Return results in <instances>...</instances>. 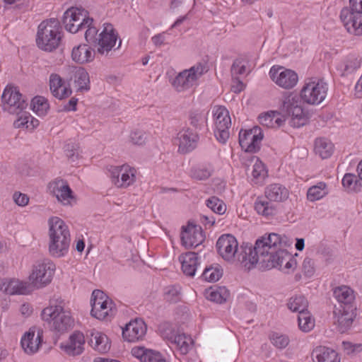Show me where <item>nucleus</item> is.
Here are the masks:
<instances>
[{"mask_svg": "<svg viewBox=\"0 0 362 362\" xmlns=\"http://www.w3.org/2000/svg\"><path fill=\"white\" fill-rule=\"evenodd\" d=\"M42 341V331L36 327H32L26 332L21 339V346L28 354H33L37 351Z\"/></svg>", "mask_w": 362, "mask_h": 362, "instance_id": "412c9836", "label": "nucleus"}, {"mask_svg": "<svg viewBox=\"0 0 362 362\" xmlns=\"http://www.w3.org/2000/svg\"><path fill=\"white\" fill-rule=\"evenodd\" d=\"M302 269L306 276H313L315 272L313 259L310 257H305L303 262Z\"/></svg>", "mask_w": 362, "mask_h": 362, "instance_id": "e2e57ef3", "label": "nucleus"}, {"mask_svg": "<svg viewBox=\"0 0 362 362\" xmlns=\"http://www.w3.org/2000/svg\"><path fill=\"white\" fill-rule=\"evenodd\" d=\"M263 134L260 127L255 126L247 130H240L239 144L243 150L248 153H256L260 148Z\"/></svg>", "mask_w": 362, "mask_h": 362, "instance_id": "ddd939ff", "label": "nucleus"}, {"mask_svg": "<svg viewBox=\"0 0 362 362\" xmlns=\"http://www.w3.org/2000/svg\"><path fill=\"white\" fill-rule=\"evenodd\" d=\"M164 299L169 303H177L180 300V292L178 287L170 286L165 288Z\"/></svg>", "mask_w": 362, "mask_h": 362, "instance_id": "8fccbe9b", "label": "nucleus"}, {"mask_svg": "<svg viewBox=\"0 0 362 362\" xmlns=\"http://www.w3.org/2000/svg\"><path fill=\"white\" fill-rule=\"evenodd\" d=\"M361 65V59L358 57H351L346 59L340 66L341 76H346L354 73Z\"/></svg>", "mask_w": 362, "mask_h": 362, "instance_id": "c03bdc74", "label": "nucleus"}, {"mask_svg": "<svg viewBox=\"0 0 362 362\" xmlns=\"http://www.w3.org/2000/svg\"><path fill=\"white\" fill-rule=\"evenodd\" d=\"M71 310L61 298L49 300V305L41 312L42 317H71Z\"/></svg>", "mask_w": 362, "mask_h": 362, "instance_id": "393cba45", "label": "nucleus"}, {"mask_svg": "<svg viewBox=\"0 0 362 362\" xmlns=\"http://www.w3.org/2000/svg\"><path fill=\"white\" fill-rule=\"evenodd\" d=\"M213 113L215 123L214 135L220 143L225 144L230 136L231 119L229 112L224 106H215Z\"/></svg>", "mask_w": 362, "mask_h": 362, "instance_id": "9d476101", "label": "nucleus"}, {"mask_svg": "<svg viewBox=\"0 0 362 362\" xmlns=\"http://www.w3.org/2000/svg\"><path fill=\"white\" fill-rule=\"evenodd\" d=\"M288 308L293 313L298 314L309 315L308 309V301L303 296H296L291 297L288 302Z\"/></svg>", "mask_w": 362, "mask_h": 362, "instance_id": "ea45409f", "label": "nucleus"}, {"mask_svg": "<svg viewBox=\"0 0 362 362\" xmlns=\"http://www.w3.org/2000/svg\"><path fill=\"white\" fill-rule=\"evenodd\" d=\"M146 325L143 318H134L122 328V337L128 341L141 339L146 334Z\"/></svg>", "mask_w": 362, "mask_h": 362, "instance_id": "4be33fe9", "label": "nucleus"}, {"mask_svg": "<svg viewBox=\"0 0 362 362\" xmlns=\"http://www.w3.org/2000/svg\"><path fill=\"white\" fill-rule=\"evenodd\" d=\"M265 197L272 202H284L288 197V189L281 184L274 183L269 185L265 189Z\"/></svg>", "mask_w": 362, "mask_h": 362, "instance_id": "72a5a7b5", "label": "nucleus"}, {"mask_svg": "<svg viewBox=\"0 0 362 362\" xmlns=\"http://www.w3.org/2000/svg\"><path fill=\"white\" fill-rule=\"evenodd\" d=\"M354 318H337L334 322L336 329L343 334L348 332L352 327Z\"/></svg>", "mask_w": 362, "mask_h": 362, "instance_id": "5fc2aeb1", "label": "nucleus"}, {"mask_svg": "<svg viewBox=\"0 0 362 362\" xmlns=\"http://www.w3.org/2000/svg\"><path fill=\"white\" fill-rule=\"evenodd\" d=\"M91 317H112L117 315L116 305L112 299L105 303L91 305Z\"/></svg>", "mask_w": 362, "mask_h": 362, "instance_id": "473e14b6", "label": "nucleus"}, {"mask_svg": "<svg viewBox=\"0 0 362 362\" xmlns=\"http://www.w3.org/2000/svg\"><path fill=\"white\" fill-rule=\"evenodd\" d=\"M259 123L267 127H274V112H267L259 116Z\"/></svg>", "mask_w": 362, "mask_h": 362, "instance_id": "774afa93", "label": "nucleus"}, {"mask_svg": "<svg viewBox=\"0 0 362 362\" xmlns=\"http://www.w3.org/2000/svg\"><path fill=\"white\" fill-rule=\"evenodd\" d=\"M250 161L252 163V170L251 172L252 181L255 184H262L267 177V170L264 163L259 160L257 156H252Z\"/></svg>", "mask_w": 362, "mask_h": 362, "instance_id": "e433bc0d", "label": "nucleus"}, {"mask_svg": "<svg viewBox=\"0 0 362 362\" xmlns=\"http://www.w3.org/2000/svg\"><path fill=\"white\" fill-rule=\"evenodd\" d=\"M216 247L218 254L226 261L233 262L235 258L240 261L244 254L238 253V243L236 238L230 234L222 235L217 240Z\"/></svg>", "mask_w": 362, "mask_h": 362, "instance_id": "f8f14e48", "label": "nucleus"}, {"mask_svg": "<svg viewBox=\"0 0 362 362\" xmlns=\"http://www.w3.org/2000/svg\"><path fill=\"white\" fill-rule=\"evenodd\" d=\"M340 18L347 31L355 35H362V14L351 8L341 11Z\"/></svg>", "mask_w": 362, "mask_h": 362, "instance_id": "6ab92c4d", "label": "nucleus"}, {"mask_svg": "<svg viewBox=\"0 0 362 362\" xmlns=\"http://www.w3.org/2000/svg\"><path fill=\"white\" fill-rule=\"evenodd\" d=\"M280 255L281 262L285 261V264L280 270L287 274L293 272L296 267V260L287 251L280 252Z\"/></svg>", "mask_w": 362, "mask_h": 362, "instance_id": "de8ad7c7", "label": "nucleus"}, {"mask_svg": "<svg viewBox=\"0 0 362 362\" xmlns=\"http://www.w3.org/2000/svg\"><path fill=\"white\" fill-rule=\"evenodd\" d=\"M272 80L284 89H291L298 83V74L291 69L273 66L269 71Z\"/></svg>", "mask_w": 362, "mask_h": 362, "instance_id": "2eb2a0df", "label": "nucleus"}, {"mask_svg": "<svg viewBox=\"0 0 362 362\" xmlns=\"http://www.w3.org/2000/svg\"><path fill=\"white\" fill-rule=\"evenodd\" d=\"M49 328L59 334L72 329L74 325V318H47Z\"/></svg>", "mask_w": 362, "mask_h": 362, "instance_id": "4c0bfd02", "label": "nucleus"}, {"mask_svg": "<svg viewBox=\"0 0 362 362\" xmlns=\"http://www.w3.org/2000/svg\"><path fill=\"white\" fill-rule=\"evenodd\" d=\"M32 109L39 116H44L49 108L48 100L42 96H36L32 100Z\"/></svg>", "mask_w": 362, "mask_h": 362, "instance_id": "a18cd8bd", "label": "nucleus"}, {"mask_svg": "<svg viewBox=\"0 0 362 362\" xmlns=\"http://www.w3.org/2000/svg\"><path fill=\"white\" fill-rule=\"evenodd\" d=\"M199 139L197 131L190 127H184L177 133L175 139L177 141L178 151L183 154L191 152L197 147Z\"/></svg>", "mask_w": 362, "mask_h": 362, "instance_id": "f3484780", "label": "nucleus"}, {"mask_svg": "<svg viewBox=\"0 0 362 362\" xmlns=\"http://www.w3.org/2000/svg\"><path fill=\"white\" fill-rule=\"evenodd\" d=\"M1 100L4 110L13 115L20 114L28 106L27 100L23 97L18 88L11 86H6Z\"/></svg>", "mask_w": 362, "mask_h": 362, "instance_id": "1a4fd4ad", "label": "nucleus"}, {"mask_svg": "<svg viewBox=\"0 0 362 362\" xmlns=\"http://www.w3.org/2000/svg\"><path fill=\"white\" fill-rule=\"evenodd\" d=\"M342 348L346 354H355L362 351V344H353L350 341H343Z\"/></svg>", "mask_w": 362, "mask_h": 362, "instance_id": "0e129e2a", "label": "nucleus"}, {"mask_svg": "<svg viewBox=\"0 0 362 362\" xmlns=\"http://www.w3.org/2000/svg\"><path fill=\"white\" fill-rule=\"evenodd\" d=\"M88 343L94 350L100 354L107 353L111 347V342L107 335L94 329L90 331Z\"/></svg>", "mask_w": 362, "mask_h": 362, "instance_id": "c756f323", "label": "nucleus"}, {"mask_svg": "<svg viewBox=\"0 0 362 362\" xmlns=\"http://www.w3.org/2000/svg\"><path fill=\"white\" fill-rule=\"evenodd\" d=\"M282 112L291 117V125L293 127H300L305 124L306 119L297 95L290 94L287 95L282 105Z\"/></svg>", "mask_w": 362, "mask_h": 362, "instance_id": "9b49d317", "label": "nucleus"}, {"mask_svg": "<svg viewBox=\"0 0 362 362\" xmlns=\"http://www.w3.org/2000/svg\"><path fill=\"white\" fill-rule=\"evenodd\" d=\"M315 151L322 158H327L333 153V145L326 139H317L315 142Z\"/></svg>", "mask_w": 362, "mask_h": 362, "instance_id": "79ce46f5", "label": "nucleus"}, {"mask_svg": "<svg viewBox=\"0 0 362 362\" xmlns=\"http://www.w3.org/2000/svg\"><path fill=\"white\" fill-rule=\"evenodd\" d=\"M266 197H258L255 203V209L257 214L263 216H271L276 214V208Z\"/></svg>", "mask_w": 362, "mask_h": 362, "instance_id": "a19ab883", "label": "nucleus"}, {"mask_svg": "<svg viewBox=\"0 0 362 362\" xmlns=\"http://www.w3.org/2000/svg\"><path fill=\"white\" fill-rule=\"evenodd\" d=\"M342 185L348 191L357 192L360 190L361 182L356 175L346 173L342 179Z\"/></svg>", "mask_w": 362, "mask_h": 362, "instance_id": "49530a36", "label": "nucleus"}, {"mask_svg": "<svg viewBox=\"0 0 362 362\" xmlns=\"http://www.w3.org/2000/svg\"><path fill=\"white\" fill-rule=\"evenodd\" d=\"M164 334L168 341L176 346L182 354L188 353L193 343L189 336L185 334H180L179 332L176 334H173L170 337L165 332H164Z\"/></svg>", "mask_w": 362, "mask_h": 362, "instance_id": "c9c22d12", "label": "nucleus"}, {"mask_svg": "<svg viewBox=\"0 0 362 362\" xmlns=\"http://www.w3.org/2000/svg\"><path fill=\"white\" fill-rule=\"evenodd\" d=\"M52 194L64 205L71 204L74 199L72 191L67 182L63 180H56L50 185Z\"/></svg>", "mask_w": 362, "mask_h": 362, "instance_id": "a878e982", "label": "nucleus"}, {"mask_svg": "<svg viewBox=\"0 0 362 362\" xmlns=\"http://www.w3.org/2000/svg\"><path fill=\"white\" fill-rule=\"evenodd\" d=\"M221 271L214 267L205 268L202 273L203 279L208 281H216L221 278Z\"/></svg>", "mask_w": 362, "mask_h": 362, "instance_id": "864d4df0", "label": "nucleus"}, {"mask_svg": "<svg viewBox=\"0 0 362 362\" xmlns=\"http://www.w3.org/2000/svg\"><path fill=\"white\" fill-rule=\"evenodd\" d=\"M49 252L53 257L65 256L69 251L71 235L68 226L59 217L53 216L48 220Z\"/></svg>", "mask_w": 362, "mask_h": 362, "instance_id": "f03ea898", "label": "nucleus"}, {"mask_svg": "<svg viewBox=\"0 0 362 362\" xmlns=\"http://www.w3.org/2000/svg\"><path fill=\"white\" fill-rule=\"evenodd\" d=\"M335 299L339 303L334 306L333 313L335 317H356V308L352 304L354 299V291L347 286H340L333 290Z\"/></svg>", "mask_w": 362, "mask_h": 362, "instance_id": "20e7f679", "label": "nucleus"}, {"mask_svg": "<svg viewBox=\"0 0 362 362\" xmlns=\"http://www.w3.org/2000/svg\"><path fill=\"white\" fill-rule=\"evenodd\" d=\"M299 329L303 332H308L315 326V318H297Z\"/></svg>", "mask_w": 362, "mask_h": 362, "instance_id": "4d7b16f0", "label": "nucleus"}, {"mask_svg": "<svg viewBox=\"0 0 362 362\" xmlns=\"http://www.w3.org/2000/svg\"><path fill=\"white\" fill-rule=\"evenodd\" d=\"M230 71L233 77L245 74L246 72L245 62L241 59H235L232 64Z\"/></svg>", "mask_w": 362, "mask_h": 362, "instance_id": "bf43d9fd", "label": "nucleus"}, {"mask_svg": "<svg viewBox=\"0 0 362 362\" xmlns=\"http://www.w3.org/2000/svg\"><path fill=\"white\" fill-rule=\"evenodd\" d=\"M175 328L176 326H173L169 322H163V324L158 325V331L163 338L167 339L164 334V332L167 333L169 337L173 334H176L179 330Z\"/></svg>", "mask_w": 362, "mask_h": 362, "instance_id": "680f3d73", "label": "nucleus"}, {"mask_svg": "<svg viewBox=\"0 0 362 362\" xmlns=\"http://www.w3.org/2000/svg\"><path fill=\"white\" fill-rule=\"evenodd\" d=\"M340 18L347 31L355 35H362V14L351 8L341 11Z\"/></svg>", "mask_w": 362, "mask_h": 362, "instance_id": "a211bd4d", "label": "nucleus"}, {"mask_svg": "<svg viewBox=\"0 0 362 362\" xmlns=\"http://www.w3.org/2000/svg\"><path fill=\"white\" fill-rule=\"evenodd\" d=\"M207 71L204 65L198 63L188 69L178 73L171 81L173 88L178 93L185 92L192 88L198 79Z\"/></svg>", "mask_w": 362, "mask_h": 362, "instance_id": "39448f33", "label": "nucleus"}, {"mask_svg": "<svg viewBox=\"0 0 362 362\" xmlns=\"http://www.w3.org/2000/svg\"><path fill=\"white\" fill-rule=\"evenodd\" d=\"M85 338L83 333L74 332L70 335L67 342L61 344V349L69 356H78L84 350Z\"/></svg>", "mask_w": 362, "mask_h": 362, "instance_id": "b1692460", "label": "nucleus"}, {"mask_svg": "<svg viewBox=\"0 0 362 362\" xmlns=\"http://www.w3.org/2000/svg\"><path fill=\"white\" fill-rule=\"evenodd\" d=\"M129 139L134 144L143 145L146 143L147 136L145 132L141 130H135L131 132Z\"/></svg>", "mask_w": 362, "mask_h": 362, "instance_id": "13d9d810", "label": "nucleus"}, {"mask_svg": "<svg viewBox=\"0 0 362 362\" xmlns=\"http://www.w3.org/2000/svg\"><path fill=\"white\" fill-rule=\"evenodd\" d=\"M229 296V291L225 286L210 287L204 291V296L207 300L217 303L226 301Z\"/></svg>", "mask_w": 362, "mask_h": 362, "instance_id": "58836bf2", "label": "nucleus"}, {"mask_svg": "<svg viewBox=\"0 0 362 362\" xmlns=\"http://www.w3.org/2000/svg\"><path fill=\"white\" fill-rule=\"evenodd\" d=\"M62 23L67 31L76 33L83 29V26L92 24L93 19L89 16L87 10L81 7H71L64 12Z\"/></svg>", "mask_w": 362, "mask_h": 362, "instance_id": "423d86ee", "label": "nucleus"}, {"mask_svg": "<svg viewBox=\"0 0 362 362\" xmlns=\"http://www.w3.org/2000/svg\"><path fill=\"white\" fill-rule=\"evenodd\" d=\"M94 55V51L85 44L74 47L71 52L72 59L79 64H85L93 61Z\"/></svg>", "mask_w": 362, "mask_h": 362, "instance_id": "f704fd0d", "label": "nucleus"}, {"mask_svg": "<svg viewBox=\"0 0 362 362\" xmlns=\"http://www.w3.org/2000/svg\"><path fill=\"white\" fill-rule=\"evenodd\" d=\"M49 86L52 95L59 100L68 98L72 93L69 87L64 86L62 78L57 74L53 73L50 74Z\"/></svg>", "mask_w": 362, "mask_h": 362, "instance_id": "bb28decb", "label": "nucleus"}, {"mask_svg": "<svg viewBox=\"0 0 362 362\" xmlns=\"http://www.w3.org/2000/svg\"><path fill=\"white\" fill-rule=\"evenodd\" d=\"M314 362H340L338 354L333 349L324 346H318L312 352Z\"/></svg>", "mask_w": 362, "mask_h": 362, "instance_id": "2f4dec72", "label": "nucleus"}, {"mask_svg": "<svg viewBox=\"0 0 362 362\" xmlns=\"http://www.w3.org/2000/svg\"><path fill=\"white\" fill-rule=\"evenodd\" d=\"M205 235L201 226L188 223L182 227L181 240L186 248L196 247L204 240Z\"/></svg>", "mask_w": 362, "mask_h": 362, "instance_id": "dca6fc26", "label": "nucleus"}, {"mask_svg": "<svg viewBox=\"0 0 362 362\" xmlns=\"http://www.w3.org/2000/svg\"><path fill=\"white\" fill-rule=\"evenodd\" d=\"M62 38V29L57 19L43 21L38 25L36 43L40 49L49 52L55 50L59 46Z\"/></svg>", "mask_w": 362, "mask_h": 362, "instance_id": "7ed1b4c3", "label": "nucleus"}, {"mask_svg": "<svg viewBox=\"0 0 362 362\" xmlns=\"http://www.w3.org/2000/svg\"><path fill=\"white\" fill-rule=\"evenodd\" d=\"M111 299L103 291L95 289L93 291L90 298V305L101 303H105L106 300Z\"/></svg>", "mask_w": 362, "mask_h": 362, "instance_id": "69168bd1", "label": "nucleus"}, {"mask_svg": "<svg viewBox=\"0 0 362 362\" xmlns=\"http://www.w3.org/2000/svg\"><path fill=\"white\" fill-rule=\"evenodd\" d=\"M68 72L69 74V81L73 82L77 91L88 90L90 89L89 76L83 68L69 66Z\"/></svg>", "mask_w": 362, "mask_h": 362, "instance_id": "5701e85b", "label": "nucleus"}, {"mask_svg": "<svg viewBox=\"0 0 362 362\" xmlns=\"http://www.w3.org/2000/svg\"><path fill=\"white\" fill-rule=\"evenodd\" d=\"M117 36L111 24H105L103 30L98 35V39L95 44L97 52L102 55H107L115 46Z\"/></svg>", "mask_w": 362, "mask_h": 362, "instance_id": "aec40b11", "label": "nucleus"}, {"mask_svg": "<svg viewBox=\"0 0 362 362\" xmlns=\"http://www.w3.org/2000/svg\"><path fill=\"white\" fill-rule=\"evenodd\" d=\"M109 172L112 182L117 187H127L136 180V170L128 165L111 166Z\"/></svg>", "mask_w": 362, "mask_h": 362, "instance_id": "4468645a", "label": "nucleus"}, {"mask_svg": "<svg viewBox=\"0 0 362 362\" xmlns=\"http://www.w3.org/2000/svg\"><path fill=\"white\" fill-rule=\"evenodd\" d=\"M206 206L218 214H223L226 211L225 203L216 197H211L206 201Z\"/></svg>", "mask_w": 362, "mask_h": 362, "instance_id": "09e8293b", "label": "nucleus"}, {"mask_svg": "<svg viewBox=\"0 0 362 362\" xmlns=\"http://www.w3.org/2000/svg\"><path fill=\"white\" fill-rule=\"evenodd\" d=\"M270 339L272 344L280 349L286 348L290 341L288 336L277 332H273Z\"/></svg>", "mask_w": 362, "mask_h": 362, "instance_id": "3c124183", "label": "nucleus"}, {"mask_svg": "<svg viewBox=\"0 0 362 362\" xmlns=\"http://www.w3.org/2000/svg\"><path fill=\"white\" fill-rule=\"evenodd\" d=\"M211 175V170L207 167L199 166L193 168L191 170L192 178L198 180H204Z\"/></svg>", "mask_w": 362, "mask_h": 362, "instance_id": "603ef678", "label": "nucleus"}, {"mask_svg": "<svg viewBox=\"0 0 362 362\" xmlns=\"http://www.w3.org/2000/svg\"><path fill=\"white\" fill-rule=\"evenodd\" d=\"M0 290L9 295H25L29 293L33 289L27 282H23L18 279H11L2 281L0 284Z\"/></svg>", "mask_w": 362, "mask_h": 362, "instance_id": "cd10ccee", "label": "nucleus"}, {"mask_svg": "<svg viewBox=\"0 0 362 362\" xmlns=\"http://www.w3.org/2000/svg\"><path fill=\"white\" fill-rule=\"evenodd\" d=\"M179 261L182 265V270L186 276L192 277L195 275L196 271L199 264L197 253L188 252L185 254H182L179 257Z\"/></svg>", "mask_w": 362, "mask_h": 362, "instance_id": "7c9ffc66", "label": "nucleus"}, {"mask_svg": "<svg viewBox=\"0 0 362 362\" xmlns=\"http://www.w3.org/2000/svg\"><path fill=\"white\" fill-rule=\"evenodd\" d=\"M283 244L282 238L277 233H270L258 238L254 247L246 246L244 248L245 255L242 259L239 257L241 262H248L251 265L261 264L264 267L272 258L281 248Z\"/></svg>", "mask_w": 362, "mask_h": 362, "instance_id": "f257e3e1", "label": "nucleus"}, {"mask_svg": "<svg viewBox=\"0 0 362 362\" xmlns=\"http://www.w3.org/2000/svg\"><path fill=\"white\" fill-rule=\"evenodd\" d=\"M189 127L197 131L201 128L203 121L202 115L197 112H191L189 116Z\"/></svg>", "mask_w": 362, "mask_h": 362, "instance_id": "052dcab7", "label": "nucleus"}, {"mask_svg": "<svg viewBox=\"0 0 362 362\" xmlns=\"http://www.w3.org/2000/svg\"><path fill=\"white\" fill-rule=\"evenodd\" d=\"M66 156L71 161H75L78 157V146L75 144H68L65 146Z\"/></svg>", "mask_w": 362, "mask_h": 362, "instance_id": "338daca9", "label": "nucleus"}, {"mask_svg": "<svg viewBox=\"0 0 362 362\" xmlns=\"http://www.w3.org/2000/svg\"><path fill=\"white\" fill-rule=\"evenodd\" d=\"M55 264L49 259H44L36 262L29 276L30 288H40L49 284L52 279Z\"/></svg>", "mask_w": 362, "mask_h": 362, "instance_id": "0eeeda50", "label": "nucleus"}, {"mask_svg": "<svg viewBox=\"0 0 362 362\" xmlns=\"http://www.w3.org/2000/svg\"><path fill=\"white\" fill-rule=\"evenodd\" d=\"M132 355L141 362H168L165 358L158 351L147 349L143 346H136L132 349Z\"/></svg>", "mask_w": 362, "mask_h": 362, "instance_id": "c85d7f7f", "label": "nucleus"}, {"mask_svg": "<svg viewBox=\"0 0 362 362\" xmlns=\"http://www.w3.org/2000/svg\"><path fill=\"white\" fill-rule=\"evenodd\" d=\"M327 85L320 79H309L305 81L301 91L302 100L310 105H319L326 98Z\"/></svg>", "mask_w": 362, "mask_h": 362, "instance_id": "6e6552de", "label": "nucleus"}, {"mask_svg": "<svg viewBox=\"0 0 362 362\" xmlns=\"http://www.w3.org/2000/svg\"><path fill=\"white\" fill-rule=\"evenodd\" d=\"M326 184L323 182H318L316 185L310 187L307 192L308 199L315 202L322 199L327 194Z\"/></svg>", "mask_w": 362, "mask_h": 362, "instance_id": "37998d69", "label": "nucleus"}, {"mask_svg": "<svg viewBox=\"0 0 362 362\" xmlns=\"http://www.w3.org/2000/svg\"><path fill=\"white\" fill-rule=\"evenodd\" d=\"M83 29H86L85 33L86 40L88 43L93 44L95 45L98 39V36H97L98 30L96 28V27L93 26L92 23L88 26H83Z\"/></svg>", "mask_w": 362, "mask_h": 362, "instance_id": "6e6d98bb", "label": "nucleus"}]
</instances>
